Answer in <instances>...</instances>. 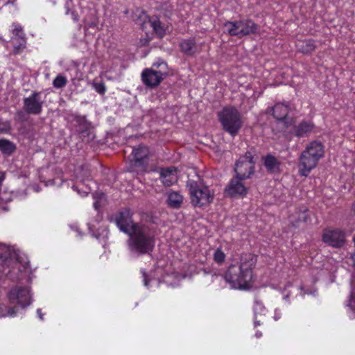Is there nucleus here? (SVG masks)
<instances>
[{"label":"nucleus","mask_w":355,"mask_h":355,"mask_svg":"<svg viewBox=\"0 0 355 355\" xmlns=\"http://www.w3.org/2000/svg\"><path fill=\"white\" fill-rule=\"evenodd\" d=\"M186 186L190 195L191 204L193 207L202 208L213 202L214 193L209 187L191 179L187 181Z\"/></svg>","instance_id":"5"},{"label":"nucleus","mask_w":355,"mask_h":355,"mask_svg":"<svg viewBox=\"0 0 355 355\" xmlns=\"http://www.w3.org/2000/svg\"><path fill=\"white\" fill-rule=\"evenodd\" d=\"M291 111L290 105L284 103H277L274 106L268 108V113L271 114L277 121H282L286 128H288L293 122V118H288V114Z\"/></svg>","instance_id":"14"},{"label":"nucleus","mask_w":355,"mask_h":355,"mask_svg":"<svg viewBox=\"0 0 355 355\" xmlns=\"http://www.w3.org/2000/svg\"><path fill=\"white\" fill-rule=\"evenodd\" d=\"M243 180L244 179L239 178L237 176L232 178L225 189V195L231 198L245 196L248 189L242 182Z\"/></svg>","instance_id":"17"},{"label":"nucleus","mask_w":355,"mask_h":355,"mask_svg":"<svg viewBox=\"0 0 355 355\" xmlns=\"http://www.w3.org/2000/svg\"><path fill=\"white\" fill-rule=\"evenodd\" d=\"M315 124L311 121L302 120L298 124L293 126L291 131L287 132L286 137L292 139L293 137L297 138L307 137L313 132Z\"/></svg>","instance_id":"15"},{"label":"nucleus","mask_w":355,"mask_h":355,"mask_svg":"<svg viewBox=\"0 0 355 355\" xmlns=\"http://www.w3.org/2000/svg\"><path fill=\"white\" fill-rule=\"evenodd\" d=\"M255 336L257 338H260L262 336V332L260 331H257L256 333H255Z\"/></svg>","instance_id":"35"},{"label":"nucleus","mask_w":355,"mask_h":355,"mask_svg":"<svg viewBox=\"0 0 355 355\" xmlns=\"http://www.w3.org/2000/svg\"><path fill=\"white\" fill-rule=\"evenodd\" d=\"M12 39L16 41L17 44H14L12 54L19 55L26 48L27 37L24 31L23 26L18 22H13L11 25Z\"/></svg>","instance_id":"11"},{"label":"nucleus","mask_w":355,"mask_h":355,"mask_svg":"<svg viewBox=\"0 0 355 355\" xmlns=\"http://www.w3.org/2000/svg\"><path fill=\"white\" fill-rule=\"evenodd\" d=\"M253 309L254 312V327L263 325L266 322V309L263 303L257 299L254 300Z\"/></svg>","instance_id":"21"},{"label":"nucleus","mask_w":355,"mask_h":355,"mask_svg":"<svg viewBox=\"0 0 355 355\" xmlns=\"http://www.w3.org/2000/svg\"><path fill=\"white\" fill-rule=\"evenodd\" d=\"M131 155L130 166L132 168H137L141 172H146L148 165L149 149L144 146H139L134 148Z\"/></svg>","instance_id":"9"},{"label":"nucleus","mask_w":355,"mask_h":355,"mask_svg":"<svg viewBox=\"0 0 355 355\" xmlns=\"http://www.w3.org/2000/svg\"><path fill=\"white\" fill-rule=\"evenodd\" d=\"M15 150L16 146L12 141L6 139H0V151L3 154L10 155Z\"/></svg>","instance_id":"25"},{"label":"nucleus","mask_w":355,"mask_h":355,"mask_svg":"<svg viewBox=\"0 0 355 355\" xmlns=\"http://www.w3.org/2000/svg\"><path fill=\"white\" fill-rule=\"evenodd\" d=\"M115 222L120 230L125 234L132 231V227L139 223H135L132 220V214L130 209L120 211L115 217Z\"/></svg>","instance_id":"16"},{"label":"nucleus","mask_w":355,"mask_h":355,"mask_svg":"<svg viewBox=\"0 0 355 355\" xmlns=\"http://www.w3.org/2000/svg\"><path fill=\"white\" fill-rule=\"evenodd\" d=\"M346 232L340 228H324L322 231V241L334 248L342 247L345 243Z\"/></svg>","instance_id":"8"},{"label":"nucleus","mask_w":355,"mask_h":355,"mask_svg":"<svg viewBox=\"0 0 355 355\" xmlns=\"http://www.w3.org/2000/svg\"><path fill=\"white\" fill-rule=\"evenodd\" d=\"M184 201V196L179 191L170 190L167 193L166 205L169 208L179 209Z\"/></svg>","instance_id":"22"},{"label":"nucleus","mask_w":355,"mask_h":355,"mask_svg":"<svg viewBox=\"0 0 355 355\" xmlns=\"http://www.w3.org/2000/svg\"><path fill=\"white\" fill-rule=\"evenodd\" d=\"M225 254L220 248H218L214 254V260L217 263L221 264L225 261Z\"/></svg>","instance_id":"29"},{"label":"nucleus","mask_w":355,"mask_h":355,"mask_svg":"<svg viewBox=\"0 0 355 355\" xmlns=\"http://www.w3.org/2000/svg\"><path fill=\"white\" fill-rule=\"evenodd\" d=\"M222 129L232 137H236L243 126L241 113L234 106H225L218 113Z\"/></svg>","instance_id":"4"},{"label":"nucleus","mask_w":355,"mask_h":355,"mask_svg":"<svg viewBox=\"0 0 355 355\" xmlns=\"http://www.w3.org/2000/svg\"><path fill=\"white\" fill-rule=\"evenodd\" d=\"M257 261V257L251 253L243 254L239 266L232 264L229 266L225 274V280L235 288H250L254 282L253 270Z\"/></svg>","instance_id":"1"},{"label":"nucleus","mask_w":355,"mask_h":355,"mask_svg":"<svg viewBox=\"0 0 355 355\" xmlns=\"http://www.w3.org/2000/svg\"><path fill=\"white\" fill-rule=\"evenodd\" d=\"M75 121L78 123V129H77L78 132V130H85H85H87L88 128H89L90 125L86 120L85 116H76L75 118Z\"/></svg>","instance_id":"26"},{"label":"nucleus","mask_w":355,"mask_h":355,"mask_svg":"<svg viewBox=\"0 0 355 355\" xmlns=\"http://www.w3.org/2000/svg\"><path fill=\"white\" fill-rule=\"evenodd\" d=\"M178 169L175 166L162 168L159 172V178L165 187H171L178 181L176 173Z\"/></svg>","instance_id":"20"},{"label":"nucleus","mask_w":355,"mask_h":355,"mask_svg":"<svg viewBox=\"0 0 355 355\" xmlns=\"http://www.w3.org/2000/svg\"><path fill=\"white\" fill-rule=\"evenodd\" d=\"M93 87L95 90L100 94L103 95L106 92V87L105 83L103 82L101 83H94L93 84Z\"/></svg>","instance_id":"31"},{"label":"nucleus","mask_w":355,"mask_h":355,"mask_svg":"<svg viewBox=\"0 0 355 355\" xmlns=\"http://www.w3.org/2000/svg\"><path fill=\"white\" fill-rule=\"evenodd\" d=\"M224 27L231 37H237L240 39L256 34L259 28V25L251 19L227 21L224 24Z\"/></svg>","instance_id":"6"},{"label":"nucleus","mask_w":355,"mask_h":355,"mask_svg":"<svg viewBox=\"0 0 355 355\" xmlns=\"http://www.w3.org/2000/svg\"><path fill=\"white\" fill-rule=\"evenodd\" d=\"M255 161L252 153L247 151L241 156L235 164L236 176L241 179H248L254 173Z\"/></svg>","instance_id":"7"},{"label":"nucleus","mask_w":355,"mask_h":355,"mask_svg":"<svg viewBox=\"0 0 355 355\" xmlns=\"http://www.w3.org/2000/svg\"><path fill=\"white\" fill-rule=\"evenodd\" d=\"M141 78L144 84L150 87H157L163 80L161 71L151 69H144L141 73Z\"/></svg>","instance_id":"19"},{"label":"nucleus","mask_w":355,"mask_h":355,"mask_svg":"<svg viewBox=\"0 0 355 355\" xmlns=\"http://www.w3.org/2000/svg\"><path fill=\"white\" fill-rule=\"evenodd\" d=\"M262 162L264 167L270 173H275L279 171L281 162L276 157L271 154H268L262 157Z\"/></svg>","instance_id":"23"},{"label":"nucleus","mask_w":355,"mask_h":355,"mask_svg":"<svg viewBox=\"0 0 355 355\" xmlns=\"http://www.w3.org/2000/svg\"><path fill=\"white\" fill-rule=\"evenodd\" d=\"M16 114L19 121H24V114L21 110L17 111Z\"/></svg>","instance_id":"33"},{"label":"nucleus","mask_w":355,"mask_h":355,"mask_svg":"<svg viewBox=\"0 0 355 355\" xmlns=\"http://www.w3.org/2000/svg\"><path fill=\"white\" fill-rule=\"evenodd\" d=\"M78 135L80 138H82L83 141H85V138L87 137L90 135V130L88 128L87 130H78Z\"/></svg>","instance_id":"32"},{"label":"nucleus","mask_w":355,"mask_h":355,"mask_svg":"<svg viewBox=\"0 0 355 355\" xmlns=\"http://www.w3.org/2000/svg\"><path fill=\"white\" fill-rule=\"evenodd\" d=\"M148 22L153 32L159 38H163L168 30L170 22L167 17L162 12L148 17Z\"/></svg>","instance_id":"12"},{"label":"nucleus","mask_w":355,"mask_h":355,"mask_svg":"<svg viewBox=\"0 0 355 355\" xmlns=\"http://www.w3.org/2000/svg\"><path fill=\"white\" fill-rule=\"evenodd\" d=\"M40 96V92L33 91L29 96L24 98L23 108L27 114L39 115L42 113L44 102Z\"/></svg>","instance_id":"13"},{"label":"nucleus","mask_w":355,"mask_h":355,"mask_svg":"<svg viewBox=\"0 0 355 355\" xmlns=\"http://www.w3.org/2000/svg\"><path fill=\"white\" fill-rule=\"evenodd\" d=\"M129 250L138 255L150 254L155 245V237L150 229L145 225H135L128 234Z\"/></svg>","instance_id":"2"},{"label":"nucleus","mask_w":355,"mask_h":355,"mask_svg":"<svg viewBox=\"0 0 355 355\" xmlns=\"http://www.w3.org/2000/svg\"><path fill=\"white\" fill-rule=\"evenodd\" d=\"M67 83V79L65 76L62 75H58L53 81V87L58 89H60L65 87Z\"/></svg>","instance_id":"27"},{"label":"nucleus","mask_w":355,"mask_h":355,"mask_svg":"<svg viewBox=\"0 0 355 355\" xmlns=\"http://www.w3.org/2000/svg\"><path fill=\"white\" fill-rule=\"evenodd\" d=\"M13 264L18 265V263L16 261H13L11 259H6L4 261L3 266V272L6 275L8 276L12 272V270L14 269V268L12 267V268H10V266H12Z\"/></svg>","instance_id":"28"},{"label":"nucleus","mask_w":355,"mask_h":355,"mask_svg":"<svg viewBox=\"0 0 355 355\" xmlns=\"http://www.w3.org/2000/svg\"><path fill=\"white\" fill-rule=\"evenodd\" d=\"M178 46L180 52L187 56L192 57L200 52V47L195 37L182 39Z\"/></svg>","instance_id":"18"},{"label":"nucleus","mask_w":355,"mask_h":355,"mask_svg":"<svg viewBox=\"0 0 355 355\" xmlns=\"http://www.w3.org/2000/svg\"><path fill=\"white\" fill-rule=\"evenodd\" d=\"M324 155V146L317 140L311 141L299 157V175L307 177Z\"/></svg>","instance_id":"3"},{"label":"nucleus","mask_w":355,"mask_h":355,"mask_svg":"<svg viewBox=\"0 0 355 355\" xmlns=\"http://www.w3.org/2000/svg\"><path fill=\"white\" fill-rule=\"evenodd\" d=\"M354 245H355V237L354 238Z\"/></svg>","instance_id":"37"},{"label":"nucleus","mask_w":355,"mask_h":355,"mask_svg":"<svg viewBox=\"0 0 355 355\" xmlns=\"http://www.w3.org/2000/svg\"><path fill=\"white\" fill-rule=\"evenodd\" d=\"M295 46L297 51L303 54H311L316 49L315 41L313 39L298 40Z\"/></svg>","instance_id":"24"},{"label":"nucleus","mask_w":355,"mask_h":355,"mask_svg":"<svg viewBox=\"0 0 355 355\" xmlns=\"http://www.w3.org/2000/svg\"><path fill=\"white\" fill-rule=\"evenodd\" d=\"M17 306H14L13 307H10V316H15L16 315V313H17Z\"/></svg>","instance_id":"34"},{"label":"nucleus","mask_w":355,"mask_h":355,"mask_svg":"<svg viewBox=\"0 0 355 355\" xmlns=\"http://www.w3.org/2000/svg\"><path fill=\"white\" fill-rule=\"evenodd\" d=\"M8 297L11 304L18 305L21 308L29 306L31 303L30 291L26 287L15 286L8 293Z\"/></svg>","instance_id":"10"},{"label":"nucleus","mask_w":355,"mask_h":355,"mask_svg":"<svg viewBox=\"0 0 355 355\" xmlns=\"http://www.w3.org/2000/svg\"><path fill=\"white\" fill-rule=\"evenodd\" d=\"M11 130V124L9 121L0 120V132L9 133Z\"/></svg>","instance_id":"30"},{"label":"nucleus","mask_w":355,"mask_h":355,"mask_svg":"<svg viewBox=\"0 0 355 355\" xmlns=\"http://www.w3.org/2000/svg\"><path fill=\"white\" fill-rule=\"evenodd\" d=\"M274 318H275V320H277L278 319L280 318V315L279 313H277V309L275 310V313Z\"/></svg>","instance_id":"36"}]
</instances>
